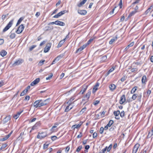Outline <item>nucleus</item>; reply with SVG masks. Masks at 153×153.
<instances>
[{
  "label": "nucleus",
  "mask_w": 153,
  "mask_h": 153,
  "mask_svg": "<svg viewBox=\"0 0 153 153\" xmlns=\"http://www.w3.org/2000/svg\"><path fill=\"white\" fill-rule=\"evenodd\" d=\"M45 62V60H41L39 62V64L40 65H42L44 63V62Z\"/></svg>",
  "instance_id": "47"
},
{
  "label": "nucleus",
  "mask_w": 153,
  "mask_h": 153,
  "mask_svg": "<svg viewBox=\"0 0 153 153\" xmlns=\"http://www.w3.org/2000/svg\"><path fill=\"white\" fill-rule=\"evenodd\" d=\"M11 119L10 115H8L5 117L3 120V123L4 124L7 123L8 121H10Z\"/></svg>",
  "instance_id": "11"
},
{
  "label": "nucleus",
  "mask_w": 153,
  "mask_h": 153,
  "mask_svg": "<svg viewBox=\"0 0 153 153\" xmlns=\"http://www.w3.org/2000/svg\"><path fill=\"white\" fill-rule=\"evenodd\" d=\"M86 107H85L82 109L80 111V112L82 114L86 111Z\"/></svg>",
  "instance_id": "52"
},
{
  "label": "nucleus",
  "mask_w": 153,
  "mask_h": 153,
  "mask_svg": "<svg viewBox=\"0 0 153 153\" xmlns=\"http://www.w3.org/2000/svg\"><path fill=\"white\" fill-rule=\"evenodd\" d=\"M134 42H131L127 46V47L125 48V50L126 51H127L130 47L134 45Z\"/></svg>",
  "instance_id": "23"
},
{
  "label": "nucleus",
  "mask_w": 153,
  "mask_h": 153,
  "mask_svg": "<svg viewBox=\"0 0 153 153\" xmlns=\"http://www.w3.org/2000/svg\"><path fill=\"white\" fill-rule=\"evenodd\" d=\"M113 121L111 120L109 121V123L107 125V126H108L109 127H110L113 124Z\"/></svg>",
  "instance_id": "31"
},
{
  "label": "nucleus",
  "mask_w": 153,
  "mask_h": 153,
  "mask_svg": "<svg viewBox=\"0 0 153 153\" xmlns=\"http://www.w3.org/2000/svg\"><path fill=\"white\" fill-rule=\"evenodd\" d=\"M13 19L9 22L7 25L4 27L3 30V31L4 32H5L8 29L11 27L13 25Z\"/></svg>",
  "instance_id": "2"
},
{
  "label": "nucleus",
  "mask_w": 153,
  "mask_h": 153,
  "mask_svg": "<svg viewBox=\"0 0 153 153\" xmlns=\"http://www.w3.org/2000/svg\"><path fill=\"white\" fill-rule=\"evenodd\" d=\"M137 12V11L136 10H134L131 12V13H130L129 14L128 17H130L133 15H134L135 13H136Z\"/></svg>",
  "instance_id": "24"
},
{
  "label": "nucleus",
  "mask_w": 153,
  "mask_h": 153,
  "mask_svg": "<svg viewBox=\"0 0 153 153\" xmlns=\"http://www.w3.org/2000/svg\"><path fill=\"white\" fill-rule=\"evenodd\" d=\"M126 101V97L125 95H123L120 98V103L122 104H123Z\"/></svg>",
  "instance_id": "9"
},
{
  "label": "nucleus",
  "mask_w": 153,
  "mask_h": 153,
  "mask_svg": "<svg viewBox=\"0 0 153 153\" xmlns=\"http://www.w3.org/2000/svg\"><path fill=\"white\" fill-rule=\"evenodd\" d=\"M87 88V86H85L83 87V89L81 90L80 92V93L83 94L86 91Z\"/></svg>",
  "instance_id": "20"
},
{
  "label": "nucleus",
  "mask_w": 153,
  "mask_h": 153,
  "mask_svg": "<svg viewBox=\"0 0 153 153\" xmlns=\"http://www.w3.org/2000/svg\"><path fill=\"white\" fill-rule=\"evenodd\" d=\"M137 87H134L131 91V94H134L137 89Z\"/></svg>",
  "instance_id": "29"
},
{
  "label": "nucleus",
  "mask_w": 153,
  "mask_h": 153,
  "mask_svg": "<svg viewBox=\"0 0 153 153\" xmlns=\"http://www.w3.org/2000/svg\"><path fill=\"white\" fill-rule=\"evenodd\" d=\"M7 54V52L4 50H2L0 52V54L2 57L5 56Z\"/></svg>",
  "instance_id": "18"
},
{
  "label": "nucleus",
  "mask_w": 153,
  "mask_h": 153,
  "mask_svg": "<svg viewBox=\"0 0 153 153\" xmlns=\"http://www.w3.org/2000/svg\"><path fill=\"white\" fill-rule=\"evenodd\" d=\"M53 76V74L52 73L50 74V75L48 77H47L46 78V79L47 80H50L51 78Z\"/></svg>",
  "instance_id": "41"
},
{
  "label": "nucleus",
  "mask_w": 153,
  "mask_h": 153,
  "mask_svg": "<svg viewBox=\"0 0 153 153\" xmlns=\"http://www.w3.org/2000/svg\"><path fill=\"white\" fill-rule=\"evenodd\" d=\"M16 34L15 33H11L10 37L11 39H13L14 38Z\"/></svg>",
  "instance_id": "37"
},
{
  "label": "nucleus",
  "mask_w": 153,
  "mask_h": 153,
  "mask_svg": "<svg viewBox=\"0 0 153 153\" xmlns=\"http://www.w3.org/2000/svg\"><path fill=\"white\" fill-rule=\"evenodd\" d=\"M75 99V97H72L70 100L69 101H68L67 103L69 102V103L70 104Z\"/></svg>",
  "instance_id": "42"
},
{
  "label": "nucleus",
  "mask_w": 153,
  "mask_h": 153,
  "mask_svg": "<svg viewBox=\"0 0 153 153\" xmlns=\"http://www.w3.org/2000/svg\"><path fill=\"white\" fill-rule=\"evenodd\" d=\"M120 114V116L122 117H123L124 116V111H122Z\"/></svg>",
  "instance_id": "54"
},
{
  "label": "nucleus",
  "mask_w": 153,
  "mask_h": 153,
  "mask_svg": "<svg viewBox=\"0 0 153 153\" xmlns=\"http://www.w3.org/2000/svg\"><path fill=\"white\" fill-rule=\"evenodd\" d=\"M40 81V79L37 78L32 82L30 84V85L33 86L37 84Z\"/></svg>",
  "instance_id": "8"
},
{
  "label": "nucleus",
  "mask_w": 153,
  "mask_h": 153,
  "mask_svg": "<svg viewBox=\"0 0 153 153\" xmlns=\"http://www.w3.org/2000/svg\"><path fill=\"white\" fill-rule=\"evenodd\" d=\"M62 57H63L62 55H59L55 59V60H56L57 62L60 59H61L62 58Z\"/></svg>",
  "instance_id": "26"
},
{
  "label": "nucleus",
  "mask_w": 153,
  "mask_h": 153,
  "mask_svg": "<svg viewBox=\"0 0 153 153\" xmlns=\"http://www.w3.org/2000/svg\"><path fill=\"white\" fill-rule=\"evenodd\" d=\"M119 5L120 7V8H121L122 7V0H120L119 3Z\"/></svg>",
  "instance_id": "56"
},
{
  "label": "nucleus",
  "mask_w": 153,
  "mask_h": 153,
  "mask_svg": "<svg viewBox=\"0 0 153 153\" xmlns=\"http://www.w3.org/2000/svg\"><path fill=\"white\" fill-rule=\"evenodd\" d=\"M99 83L98 82L97 83L96 85L94 86L92 91L93 93H95L96 91L97 90L98 87H99Z\"/></svg>",
  "instance_id": "13"
},
{
  "label": "nucleus",
  "mask_w": 153,
  "mask_h": 153,
  "mask_svg": "<svg viewBox=\"0 0 153 153\" xmlns=\"http://www.w3.org/2000/svg\"><path fill=\"white\" fill-rule=\"evenodd\" d=\"M57 137L56 136H53L51 137V139L53 141H54V140H56V139H57Z\"/></svg>",
  "instance_id": "50"
},
{
  "label": "nucleus",
  "mask_w": 153,
  "mask_h": 153,
  "mask_svg": "<svg viewBox=\"0 0 153 153\" xmlns=\"http://www.w3.org/2000/svg\"><path fill=\"white\" fill-rule=\"evenodd\" d=\"M47 101H48L47 100H45L43 101L41 100H36L33 103V106L36 108L43 106L47 104Z\"/></svg>",
  "instance_id": "1"
},
{
  "label": "nucleus",
  "mask_w": 153,
  "mask_h": 153,
  "mask_svg": "<svg viewBox=\"0 0 153 153\" xmlns=\"http://www.w3.org/2000/svg\"><path fill=\"white\" fill-rule=\"evenodd\" d=\"M56 21H55V22H51L49 23L48 24V25H53V24L56 25Z\"/></svg>",
  "instance_id": "61"
},
{
  "label": "nucleus",
  "mask_w": 153,
  "mask_h": 153,
  "mask_svg": "<svg viewBox=\"0 0 153 153\" xmlns=\"http://www.w3.org/2000/svg\"><path fill=\"white\" fill-rule=\"evenodd\" d=\"M24 29V26L23 25H21L19 27L17 30L16 31V32L18 34L21 33Z\"/></svg>",
  "instance_id": "4"
},
{
  "label": "nucleus",
  "mask_w": 153,
  "mask_h": 153,
  "mask_svg": "<svg viewBox=\"0 0 153 153\" xmlns=\"http://www.w3.org/2000/svg\"><path fill=\"white\" fill-rule=\"evenodd\" d=\"M49 144L46 143L44 145L43 148L44 149H46L48 147Z\"/></svg>",
  "instance_id": "43"
},
{
  "label": "nucleus",
  "mask_w": 153,
  "mask_h": 153,
  "mask_svg": "<svg viewBox=\"0 0 153 153\" xmlns=\"http://www.w3.org/2000/svg\"><path fill=\"white\" fill-rule=\"evenodd\" d=\"M56 25L61 26H64L65 25V24L64 22H63L57 20L56 21Z\"/></svg>",
  "instance_id": "16"
},
{
  "label": "nucleus",
  "mask_w": 153,
  "mask_h": 153,
  "mask_svg": "<svg viewBox=\"0 0 153 153\" xmlns=\"http://www.w3.org/2000/svg\"><path fill=\"white\" fill-rule=\"evenodd\" d=\"M140 146V144H135L133 148L132 153H136Z\"/></svg>",
  "instance_id": "7"
},
{
  "label": "nucleus",
  "mask_w": 153,
  "mask_h": 153,
  "mask_svg": "<svg viewBox=\"0 0 153 153\" xmlns=\"http://www.w3.org/2000/svg\"><path fill=\"white\" fill-rule=\"evenodd\" d=\"M107 149V146H106L104 149H102L101 152L102 153H105V151H106V150Z\"/></svg>",
  "instance_id": "53"
},
{
  "label": "nucleus",
  "mask_w": 153,
  "mask_h": 153,
  "mask_svg": "<svg viewBox=\"0 0 153 153\" xmlns=\"http://www.w3.org/2000/svg\"><path fill=\"white\" fill-rule=\"evenodd\" d=\"M65 13V10H63L62 11H61L58 13L57 14L55 15L53 17L55 18H58L59 16H62V15H63Z\"/></svg>",
  "instance_id": "10"
},
{
  "label": "nucleus",
  "mask_w": 153,
  "mask_h": 153,
  "mask_svg": "<svg viewBox=\"0 0 153 153\" xmlns=\"http://www.w3.org/2000/svg\"><path fill=\"white\" fill-rule=\"evenodd\" d=\"M23 19L24 18L23 17H21L18 20L16 26H17L19 25L21 23V22L23 20Z\"/></svg>",
  "instance_id": "27"
},
{
  "label": "nucleus",
  "mask_w": 153,
  "mask_h": 153,
  "mask_svg": "<svg viewBox=\"0 0 153 153\" xmlns=\"http://www.w3.org/2000/svg\"><path fill=\"white\" fill-rule=\"evenodd\" d=\"M65 41V39H64L63 40H61L60 42L59 43V44L58 45V46L60 47H61L62 45L64 43V42Z\"/></svg>",
  "instance_id": "28"
},
{
  "label": "nucleus",
  "mask_w": 153,
  "mask_h": 153,
  "mask_svg": "<svg viewBox=\"0 0 153 153\" xmlns=\"http://www.w3.org/2000/svg\"><path fill=\"white\" fill-rule=\"evenodd\" d=\"M91 94V91H88L85 95V97L86 98H87V99L88 100L89 97L90 96Z\"/></svg>",
  "instance_id": "30"
},
{
  "label": "nucleus",
  "mask_w": 153,
  "mask_h": 153,
  "mask_svg": "<svg viewBox=\"0 0 153 153\" xmlns=\"http://www.w3.org/2000/svg\"><path fill=\"white\" fill-rule=\"evenodd\" d=\"M4 42V40L2 39H0V45L2 44Z\"/></svg>",
  "instance_id": "60"
},
{
  "label": "nucleus",
  "mask_w": 153,
  "mask_h": 153,
  "mask_svg": "<svg viewBox=\"0 0 153 153\" xmlns=\"http://www.w3.org/2000/svg\"><path fill=\"white\" fill-rule=\"evenodd\" d=\"M87 0H83L78 5V6L79 7H81L82 5L84 4Z\"/></svg>",
  "instance_id": "25"
},
{
  "label": "nucleus",
  "mask_w": 153,
  "mask_h": 153,
  "mask_svg": "<svg viewBox=\"0 0 153 153\" xmlns=\"http://www.w3.org/2000/svg\"><path fill=\"white\" fill-rule=\"evenodd\" d=\"M105 113V111H103L101 114V116L102 117H103Z\"/></svg>",
  "instance_id": "64"
},
{
  "label": "nucleus",
  "mask_w": 153,
  "mask_h": 153,
  "mask_svg": "<svg viewBox=\"0 0 153 153\" xmlns=\"http://www.w3.org/2000/svg\"><path fill=\"white\" fill-rule=\"evenodd\" d=\"M30 98V97L29 96L27 95L26 96L24 99L25 100H27L28 101Z\"/></svg>",
  "instance_id": "57"
},
{
  "label": "nucleus",
  "mask_w": 153,
  "mask_h": 153,
  "mask_svg": "<svg viewBox=\"0 0 153 153\" xmlns=\"http://www.w3.org/2000/svg\"><path fill=\"white\" fill-rule=\"evenodd\" d=\"M9 137V135H7L3 138L0 139V141H4L6 140Z\"/></svg>",
  "instance_id": "21"
},
{
  "label": "nucleus",
  "mask_w": 153,
  "mask_h": 153,
  "mask_svg": "<svg viewBox=\"0 0 153 153\" xmlns=\"http://www.w3.org/2000/svg\"><path fill=\"white\" fill-rule=\"evenodd\" d=\"M70 149V147L69 146H67L66 148L65 152H68L69 151Z\"/></svg>",
  "instance_id": "62"
},
{
  "label": "nucleus",
  "mask_w": 153,
  "mask_h": 153,
  "mask_svg": "<svg viewBox=\"0 0 153 153\" xmlns=\"http://www.w3.org/2000/svg\"><path fill=\"white\" fill-rule=\"evenodd\" d=\"M4 85V82L3 81L0 82V88Z\"/></svg>",
  "instance_id": "59"
},
{
  "label": "nucleus",
  "mask_w": 153,
  "mask_h": 153,
  "mask_svg": "<svg viewBox=\"0 0 153 153\" xmlns=\"http://www.w3.org/2000/svg\"><path fill=\"white\" fill-rule=\"evenodd\" d=\"M82 146H78L76 150V151L77 152H79V151L81 149H82Z\"/></svg>",
  "instance_id": "44"
},
{
  "label": "nucleus",
  "mask_w": 153,
  "mask_h": 153,
  "mask_svg": "<svg viewBox=\"0 0 153 153\" xmlns=\"http://www.w3.org/2000/svg\"><path fill=\"white\" fill-rule=\"evenodd\" d=\"M116 86L114 84H111L109 86V88L110 90L113 91L116 88Z\"/></svg>",
  "instance_id": "14"
},
{
  "label": "nucleus",
  "mask_w": 153,
  "mask_h": 153,
  "mask_svg": "<svg viewBox=\"0 0 153 153\" xmlns=\"http://www.w3.org/2000/svg\"><path fill=\"white\" fill-rule=\"evenodd\" d=\"M104 128L103 127H101L100 129V133L102 134L103 132V130H104Z\"/></svg>",
  "instance_id": "55"
},
{
  "label": "nucleus",
  "mask_w": 153,
  "mask_h": 153,
  "mask_svg": "<svg viewBox=\"0 0 153 153\" xmlns=\"http://www.w3.org/2000/svg\"><path fill=\"white\" fill-rule=\"evenodd\" d=\"M153 135V131H150L149 133V134L148 135L147 137L149 138L150 137Z\"/></svg>",
  "instance_id": "36"
},
{
  "label": "nucleus",
  "mask_w": 153,
  "mask_h": 153,
  "mask_svg": "<svg viewBox=\"0 0 153 153\" xmlns=\"http://www.w3.org/2000/svg\"><path fill=\"white\" fill-rule=\"evenodd\" d=\"M126 79V77L125 76H123L122 77V78L121 79V81L122 82H123Z\"/></svg>",
  "instance_id": "63"
},
{
  "label": "nucleus",
  "mask_w": 153,
  "mask_h": 153,
  "mask_svg": "<svg viewBox=\"0 0 153 153\" xmlns=\"http://www.w3.org/2000/svg\"><path fill=\"white\" fill-rule=\"evenodd\" d=\"M83 48H82L81 47H80L76 51V53H79L81 51H82L83 49Z\"/></svg>",
  "instance_id": "46"
},
{
  "label": "nucleus",
  "mask_w": 153,
  "mask_h": 153,
  "mask_svg": "<svg viewBox=\"0 0 153 153\" xmlns=\"http://www.w3.org/2000/svg\"><path fill=\"white\" fill-rule=\"evenodd\" d=\"M82 124V123L81 122L79 124L73 125L72 127V128H73L74 129H75V128H79V127H80V126H81Z\"/></svg>",
  "instance_id": "15"
},
{
  "label": "nucleus",
  "mask_w": 153,
  "mask_h": 153,
  "mask_svg": "<svg viewBox=\"0 0 153 153\" xmlns=\"http://www.w3.org/2000/svg\"><path fill=\"white\" fill-rule=\"evenodd\" d=\"M24 60L22 59H19L16 60L13 64V66H15L17 65H19L21 64L23 62Z\"/></svg>",
  "instance_id": "3"
},
{
  "label": "nucleus",
  "mask_w": 153,
  "mask_h": 153,
  "mask_svg": "<svg viewBox=\"0 0 153 153\" xmlns=\"http://www.w3.org/2000/svg\"><path fill=\"white\" fill-rule=\"evenodd\" d=\"M56 126H53L52 127L51 129V131H52V132H53L56 131Z\"/></svg>",
  "instance_id": "35"
},
{
  "label": "nucleus",
  "mask_w": 153,
  "mask_h": 153,
  "mask_svg": "<svg viewBox=\"0 0 153 153\" xmlns=\"http://www.w3.org/2000/svg\"><path fill=\"white\" fill-rule=\"evenodd\" d=\"M23 111V110H22L18 112L15 115L13 116L14 118L15 119H16L17 118H18L19 117V116L20 115L21 113Z\"/></svg>",
  "instance_id": "19"
},
{
  "label": "nucleus",
  "mask_w": 153,
  "mask_h": 153,
  "mask_svg": "<svg viewBox=\"0 0 153 153\" xmlns=\"http://www.w3.org/2000/svg\"><path fill=\"white\" fill-rule=\"evenodd\" d=\"M114 70V68L112 67L107 72V75H108L110 73L113 71Z\"/></svg>",
  "instance_id": "38"
},
{
  "label": "nucleus",
  "mask_w": 153,
  "mask_h": 153,
  "mask_svg": "<svg viewBox=\"0 0 153 153\" xmlns=\"http://www.w3.org/2000/svg\"><path fill=\"white\" fill-rule=\"evenodd\" d=\"M112 145L111 144L109 145V147L108 148H107V151L108 152H109L110 151L111 148H112Z\"/></svg>",
  "instance_id": "49"
},
{
  "label": "nucleus",
  "mask_w": 153,
  "mask_h": 153,
  "mask_svg": "<svg viewBox=\"0 0 153 153\" xmlns=\"http://www.w3.org/2000/svg\"><path fill=\"white\" fill-rule=\"evenodd\" d=\"M47 134L46 132H43L41 133H39L37 136V138L39 139H42L46 136Z\"/></svg>",
  "instance_id": "5"
},
{
  "label": "nucleus",
  "mask_w": 153,
  "mask_h": 153,
  "mask_svg": "<svg viewBox=\"0 0 153 153\" xmlns=\"http://www.w3.org/2000/svg\"><path fill=\"white\" fill-rule=\"evenodd\" d=\"M51 43H48L47 44L46 46L44 48V51L45 53L48 52L50 50L51 47Z\"/></svg>",
  "instance_id": "6"
},
{
  "label": "nucleus",
  "mask_w": 153,
  "mask_h": 153,
  "mask_svg": "<svg viewBox=\"0 0 153 153\" xmlns=\"http://www.w3.org/2000/svg\"><path fill=\"white\" fill-rule=\"evenodd\" d=\"M78 13L81 15H85L87 13V11L85 10H78Z\"/></svg>",
  "instance_id": "12"
},
{
  "label": "nucleus",
  "mask_w": 153,
  "mask_h": 153,
  "mask_svg": "<svg viewBox=\"0 0 153 153\" xmlns=\"http://www.w3.org/2000/svg\"><path fill=\"white\" fill-rule=\"evenodd\" d=\"M117 36H116L115 37H114L109 41V44L110 45L112 44V43H114V42L115 41L117 40Z\"/></svg>",
  "instance_id": "17"
},
{
  "label": "nucleus",
  "mask_w": 153,
  "mask_h": 153,
  "mask_svg": "<svg viewBox=\"0 0 153 153\" xmlns=\"http://www.w3.org/2000/svg\"><path fill=\"white\" fill-rule=\"evenodd\" d=\"M7 146V144L6 143H5L3 144L1 146V148H0V150H2L4 149Z\"/></svg>",
  "instance_id": "33"
},
{
  "label": "nucleus",
  "mask_w": 153,
  "mask_h": 153,
  "mask_svg": "<svg viewBox=\"0 0 153 153\" xmlns=\"http://www.w3.org/2000/svg\"><path fill=\"white\" fill-rule=\"evenodd\" d=\"M36 45H34L30 47L29 48V50L30 51H31L35 47H36Z\"/></svg>",
  "instance_id": "51"
},
{
  "label": "nucleus",
  "mask_w": 153,
  "mask_h": 153,
  "mask_svg": "<svg viewBox=\"0 0 153 153\" xmlns=\"http://www.w3.org/2000/svg\"><path fill=\"white\" fill-rule=\"evenodd\" d=\"M137 96L138 95L137 94H134L132 96V99L133 100H135L136 98L137 97Z\"/></svg>",
  "instance_id": "34"
},
{
  "label": "nucleus",
  "mask_w": 153,
  "mask_h": 153,
  "mask_svg": "<svg viewBox=\"0 0 153 153\" xmlns=\"http://www.w3.org/2000/svg\"><path fill=\"white\" fill-rule=\"evenodd\" d=\"M146 77L145 75L143 76L142 79V82L143 83H144L146 82Z\"/></svg>",
  "instance_id": "22"
},
{
  "label": "nucleus",
  "mask_w": 153,
  "mask_h": 153,
  "mask_svg": "<svg viewBox=\"0 0 153 153\" xmlns=\"http://www.w3.org/2000/svg\"><path fill=\"white\" fill-rule=\"evenodd\" d=\"M27 92V91L24 90L21 93V94H20V96H24Z\"/></svg>",
  "instance_id": "39"
},
{
  "label": "nucleus",
  "mask_w": 153,
  "mask_h": 153,
  "mask_svg": "<svg viewBox=\"0 0 153 153\" xmlns=\"http://www.w3.org/2000/svg\"><path fill=\"white\" fill-rule=\"evenodd\" d=\"M114 113L115 116H117V115H119L120 114V111L118 110L117 111H114Z\"/></svg>",
  "instance_id": "32"
},
{
  "label": "nucleus",
  "mask_w": 153,
  "mask_h": 153,
  "mask_svg": "<svg viewBox=\"0 0 153 153\" xmlns=\"http://www.w3.org/2000/svg\"><path fill=\"white\" fill-rule=\"evenodd\" d=\"M71 108H72L71 107L69 108V106H68L66 107L65 111V112H68L71 109Z\"/></svg>",
  "instance_id": "45"
},
{
  "label": "nucleus",
  "mask_w": 153,
  "mask_h": 153,
  "mask_svg": "<svg viewBox=\"0 0 153 153\" xmlns=\"http://www.w3.org/2000/svg\"><path fill=\"white\" fill-rule=\"evenodd\" d=\"M99 102H100V101H99L96 100V101H94L93 102V104L94 105H96L97 104H99Z\"/></svg>",
  "instance_id": "48"
},
{
  "label": "nucleus",
  "mask_w": 153,
  "mask_h": 153,
  "mask_svg": "<svg viewBox=\"0 0 153 153\" xmlns=\"http://www.w3.org/2000/svg\"><path fill=\"white\" fill-rule=\"evenodd\" d=\"M97 133L96 132H95L93 134V137L95 138L97 136Z\"/></svg>",
  "instance_id": "58"
},
{
  "label": "nucleus",
  "mask_w": 153,
  "mask_h": 153,
  "mask_svg": "<svg viewBox=\"0 0 153 153\" xmlns=\"http://www.w3.org/2000/svg\"><path fill=\"white\" fill-rule=\"evenodd\" d=\"M107 59V56H102L101 58V61L102 62H104Z\"/></svg>",
  "instance_id": "40"
}]
</instances>
